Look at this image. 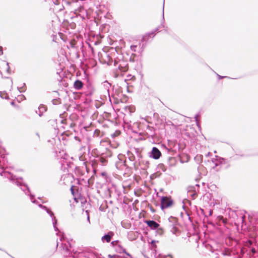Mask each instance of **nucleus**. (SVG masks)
<instances>
[{"label": "nucleus", "mask_w": 258, "mask_h": 258, "mask_svg": "<svg viewBox=\"0 0 258 258\" xmlns=\"http://www.w3.org/2000/svg\"><path fill=\"white\" fill-rule=\"evenodd\" d=\"M114 65L117 66V69L115 73V77H117L119 76H123V73L127 72L128 70V65L126 61L123 60H119L118 61L116 60H114Z\"/></svg>", "instance_id": "1"}, {"label": "nucleus", "mask_w": 258, "mask_h": 258, "mask_svg": "<svg viewBox=\"0 0 258 258\" xmlns=\"http://www.w3.org/2000/svg\"><path fill=\"white\" fill-rule=\"evenodd\" d=\"M76 187L74 185L72 186L71 188V190L72 195L74 197V200L76 201V203H80L81 205L84 204L86 202V200L85 198L80 196V195L77 196L75 195V190H76Z\"/></svg>", "instance_id": "2"}, {"label": "nucleus", "mask_w": 258, "mask_h": 258, "mask_svg": "<svg viewBox=\"0 0 258 258\" xmlns=\"http://www.w3.org/2000/svg\"><path fill=\"white\" fill-rule=\"evenodd\" d=\"M173 201L169 198L164 197L161 200V208L162 209L167 208L171 207L173 205Z\"/></svg>", "instance_id": "3"}, {"label": "nucleus", "mask_w": 258, "mask_h": 258, "mask_svg": "<svg viewBox=\"0 0 258 258\" xmlns=\"http://www.w3.org/2000/svg\"><path fill=\"white\" fill-rule=\"evenodd\" d=\"M146 223L147 225L152 229H156L159 226V224L153 220L146 221Z\"/></svg>", "instance_id": "4"}, {"label": "nucleus", "mask_w": 258, "mask_h": 258, "mask_svg": "<svg viewBox=\"0 0 258 258\" xmlns=\"http://www.w3.org/2000/svg\"><path fill=\"white\" fill-rule=\"evenodd\" d=\"M152 155L154 159H158L160 157L161 153L157 148L154 147L152 149Z\"/></svg>", "instance_id": "5"}, {"label": "nucleus", "mask_w": 258, "mask_h": 258, "mask_svg": "<svg viewBox=\"0 0 258 258\" xmlns=\"http://www.w3.org/2000/svg\"><path fill=\"white\" fill-rule=\"evenodd\" d=\"M83 87V83L80 80H77L74 82V87L76 90H80Z\"/></svg>", "instance_id": "6"}, {"label": "nucleus", "mask_w": 258, "mask_h": 258, "mask_svg": "<svg viewBox=\"0 0 258 258\" xmlns=\"http://www.w3.org/2000/svg\"><path fill=\"white\" fill-rule=\"evenodd\" d=\"M231 253V251L228 248H225L222 251V254L224 255H230Z\"/></svg>", "instance_id": "7"}, {"label": "nucleus", "mask_w": 258, "mask_h": 258, "mask_svg": "<svg viewBox=\"0 0 258 258\" xmlns=\"http://www.w3.org/2000/svg\"><path fill=\"white\" fill-rule=\"evenodd\" d=\"M32 138L34 141H38L40 139V136L38 133H35L32 135Z\"/></svg>", "instance_id": "8"}, {"label": "nucleus", "mask_w": 258, "mask_h": 258, "mask_svg": "<svg viewBox=\"0 0 258 258\" xmlns=\"http://www.w3.org/2000/svg\"><path fill=\"white\" fill-rule=\"evenodd\" d=\"M111 236L109 235H105L102 237V239L105 240L106 242H109L111 240Z\"/></svg>", "instance_id": "9"}, {"label": "nucleus", "mask_w": 258, "mask_h": 258, "mask_svg": "<svg viewBox=\"0 0 258 258\" xmlns=\"http://www.w3.org/2000/svg\"><path fill=\"white\" fill-rule=\"evenodd\" d=\"M100 161L103 165H105L106 163L107 162V161L103 157H101L100 158Z\"/></svg>", "instance_id": "10"}, {"label": "nucleus", "mask_w": 258, "mask_h": 258, "mask_svg": "<svg viewBox=\"0 0 258 258\" xmlns=\"http://www.w3.org/2000/svg\"><path fill=\"white\" fill-rule=\"evenodd\" d=\"M108 258H118L119 257V256L118 255H116V254H114V255L109 254L108 255Z\"/></svg>", "instance_id": "11"}, {"label": "nucleus", "mask_w": 258, "mask_h": 258, "mask_svg": "<svg viewBox=\"0 0 258 258\" xmlns=\"http://www.w3.org/2000/svg\"><path fill=\"white\" fill-rule=\"evenodd\" d=\"M120 134V132L119 131H116L113 135V137H117Z\"/></svg>", "instance_id": "12"}, {"label": "nucleus", "mask_w": 258, "mask_h": 258, "mask_svg": "<svg viewBox=\"0 0 258 258\" xmlns=\"http://www.w3.org/2000/svg\"><path fill=\"white\" fill-rule=\"evenodd\" d=\"M158 233H159L160 234H162L163 232V229L162 228H158Z\"/></svg>", "instance_id": "13"}, {"label": "nucleus", "mask_w": 258, "mask_h": 258, "mask_svg": "<svg viewBox=\"0 0 258 258\" xmlns=\"http://www.w3.org/2000/svg\"><path fill=\"white\" fill-rule=\"evenodd\" d=\"M117 243H118V241H112L111 244L113 246H114V245H116Z\"/></svg>", "instance_id": "14"}, {"label": "nucleus", "mask_w": 258, "mask_h": 258, "mask_svg": "<svg viewBox=\"0 0 258 258\" xmlns=\"http://www.w3.org/2000/svg\"><path fill=\"white\" fill-rule=\"evenodd\" d=\"M3 54V47L0 46V55Z\"/></svg>", "instance_id": "15"}, {"label": "nucleus", "mask_w": 258, "mask_h": 258, "mask_svg": "<svg viewBox=\"0 0 258 258\" xmlns=\"http://www.w3.org/2000/svg\"><path fill=\"white\" fill-rule=\"evenodd\" d=\"M135 194L136 195H137L138 197H140L141 196V193L138 192V191H136L135 192Z\"/></svg>", "instance_id": "16"}, {"label": "nucleus", "mask_w": 258, "mask_h": 258, "mask_svg": "<svg viewBox=\"0 0 258 258\" xmlns=\"http://www.w3.org/2000/svg\"><path fill=\"white\" fill-rule=\"evenodd\" d=\"M251 252L253 254L255 253V250L254 248H252L251 249Z\"/></svg>", "instance_id": "17"}, {"label": "nucleus", "mask_w": 258, "mask_h": 258, "mask_svg": "<svg viewBox=\"0 0 258 258\" xmlns=\"http://www.w3.org/2000/svg\"><path fill=\"white\" fill-rule=\"evenodd\" d=\"M150 210H151V211L153 213L155 212V210L153 208H152V207H151V208H150Z\"/></svg>", "instance_id": "18"}, {"label": "nucleus", "mask_w": 258, "mask_h": 258, "mask_svg": "<svg viewBox=\"0 0 258 258\" xmlns=\"http://www.w3.org/2000/svg\"><path fill=\"white\" fill-rule=\"evenodd\" d=\"M167 257H169V258H173V256L171 255H168L167 256Z\"/></svg>", "instance_id": "19"}, {"label": "nucleus", "mask_w": 258, "mask_h": 258, "mask_svg": "<svg viewBox=\"0 0 258 258\" xmlns=\"http://www.w3.org/2000/svg\"><path fill=\"white\" fill-rule=\"evenodd\" d=\"M75 125V124H74V123H71V127H73V126H74Z\"/></svg>", "instance_id": "20"}, {"label": "nucleus", "mask_w": 258, "mask_h": 258, "mask_svg": "<svg viewBox=\"0 0 258 258\" xmlns=\"http://www.w3.org/2000/svg\"><path fill=\"white\" fill-rule=\"evenodd\" d=\"M11 104H12V105H14V106L15 105V102H11Z\"/></svg>", "instance_id": "21"}, {"label": "nucleus", "mask_w": 258, "mask_h": 258, "mask_svg": "<svg viewBox=\"0 0 258 258\" xmlns=\"http://www.w3.org/2000/svg\"><path fill=\"white\" fill-rule=\"evenodd\" d=\"M7 94H5V95H4V96H2V98H4V97H5L6 98Z\"/></svg>", "instance_id": "22"}, {"label": "nucleus", "mask_w": 258, "mask_h": 258, "mask_svg": "<svg viewBox=\"0 0 258 258\" xmlns=\"http://www.w3.org/2000/svg\"><path fill=\"white\" fill-rule=\"evenodd\" d=\"M7 94H5V95H4V96H2V98H4V97H5L6 98Z\"/></svg>", "instance_id": "23"}, {"label": "nucleus", "mask_w": 258, "mask_h": 258, "mask_svg": "<svg viewBox=\"0 0 258 258\" xmlns=\"http://www.w3.org/2000/svg\"><path fill=\"white\" fill-rule=\"evenodd\" d=\"M7 94H5V95H4V96H2V98H4V97H5L6 98Z\"/></svg>", "instance_id": "24"}, {"label": "nucleus", "mask_w": 258, "mask_h": 258, "mask_svg": "<svg viewBox=\"0 0 258 258\" xmlns=\"http://www.w3.org/2000/svg\"><path fill=\"white\" fill-rule=\"evenodd\" d=\"M109 233H110L111 235H113V233L112 232H110Z\"/></svg>", "instance_id": "25"}]
</instances>
